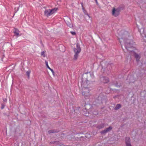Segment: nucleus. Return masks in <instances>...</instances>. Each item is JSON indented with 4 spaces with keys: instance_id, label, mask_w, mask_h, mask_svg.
Instances as JSON below:
<instances>
[{
    "instance_id": "f257e3e1",
    "label": "nucleus",
    "mask_w": 146,
    "mask_h": 146,
    "mask_svg": "<svg viewBox=\"0 0 146 146\" xmlns=\"http://www.w3.org/2000/svg\"><path fill=\"white\" fill-rule=\"evenodd\" d=\"M132 37L129 36V33L126 31H122L119 35L118 39L120 44H121L124 42L125 48L131 55L134 56L137 61L139 62L140 56L134 51L135 49L133 46L134 42L132 39Z\"/></svg>"
},
{
    "instance_id": "f03ea898",
    "label": "nucleus",
    "mask_w": 146,
    "mask_h": 146,
    "mask_svg": "<svg viewBox=\"0 0 146 146\" xmlns=\"http://www.w3.org/2000/svg\"><path fill=\"white\" fill-rule=\"evenodd\" d=\"M74 51L75 53L74 59L76 60L78 57V54L81 51V48L79 44L78 43L76 44V48H74Z\"/></svg>"
},
{
    "instance_id": "7ed1b4c3",
    "label": "nucleus",
    "mask_w": 146,
    "mask_h": 146,
    "mask_svg": "<svg viewBox=\"0 0 146 146\" xmlns=\"http://www.w3.org/2000/svg\"><path fill=\"white\" fill-rule=\"evenodd\" d=\"M57 9V8H55L52 9H46L44 12V15L47 17H48L55 13Z\"/></svg>"
},
{
    "instance_id": "20e7f679",
    "label": "nucleus",
    "mask_w": 146,
    "mask_h": 146,
    "mask_svg": "<svg viewBox=\"0 0 146 146\" xmlns=\"http://www.w3.org/2000/svg\"><path fill=\"white\" fill-rule=\"evenodd\" d=\"M90 90L88 88H84L82 89V94L84 96L85 98L87 99L90 96L89 93Z\"/></svg>"
},
{
    "instance_id": "39448f33",
    "label": "nucleus",
    "mask_w": 146,
    "mask_h": 146,
    "mask_svg": "<svg viewBox=\"0 0 146 146\" xmlns=\"http://www.w3.org/2000/svg\"><path fill=\"white\" fill-rule=\"evenodd\" d=\"M120 11V8H118L116 9L114 8L112 9L111 12L112 15L115 17H117L119 15Z\"/></svg>"
},
{
    "instance_id": "423d86ee",
    "label": "nucleus",
    "mask_w": 146,
    "mask_h": 146,
    "mask_svg": "<svg viewBox=\"0 0 146 146\" xmlns=\"http://www.w3.org/2000/svg\"><path fill=\"white\" fill-rule=\"evenodd\" d=\"M125 143L126 146H132L131 144L130 139L129 137H126Z\"/></svg>"
},
{
    "instance_id": "0eeeda50",
    "label": "nucleus",
    "mask_w": 146,
    "mask_h": 146,
    "mask_svg": "<svg viewBox=\"0 0 146 146\" xmlns=\"http://www.w3.org/2000/svg\"><path fill=\"white\" fill-rule=\"evenodd\" d=\"M112 129V127L111 126H110L109 127L106 128L104 130L101 132L102 134H104L107 133V132L109 131Z\"/></svg>"
},
{
    "instance_id": "6e6552de",
    "label": "nucleus",
    "mask_w": 146,
    "mask_h": 146,
    "mask_svg": "<svg viewBox=\"0 0 146 146\" xmlns=\"http://www.w3.org/2000/svg\"><path fill=\"white\" fill-rule=\"evenodd\" d=\"M102 79L103 80V82L104 83H107L109 82V79L108 78L106 77H104L102 78Z\"/></svg>"
},
{
    "instance_id": "1a4fd4ad",
    "label": "nucleus",
    "mask_w": 146,
    "mask_h": 146,
    "mask_svg": "<svg viewBox=\"0 0 146 146\" xmlns=\"http://www.w3.org/2000/svg\"><path fill=\"white\" fill-rule=\"evenodd\" d=\"M140 33L141 35L142 34H144L145 36H146V33H145V29L144 28H141L140 30Z\"/></svg>"
},
{
    "instance_id": "9d476101",
    "label": "nucleus",
    "mask_w": 146,
    "mask_h": 146,
    "mask_svg": "<svg viewBox=\"0 0 146 146\" xmlns=\"http://www.w3.org/2000/svg\"><path fill=\"white\" fill-rule=\"evenodd\" d=\"M13 33L15 34V35L17 36H18L19 34V30L16 29H15V30L14 31Z\"/></svg>"
},
{
    "instance_id": "9b49d317",
    "label": "nucleus",
    "mask_w": 146,
    "mask_h": 146,
    "mask_svg": "<svg viewBox=\"0 0 146 146\" xmlns=\"http://www.w3.org/2000/svg\"><path fill=\"white\" fill-rule=\"evenodd\" d=\"M121 107V104H117L115 108H114V110H117L119 109Z\"/></svg>"
},
{
    "instance_id": "f8f14e48",
    "label": "nucleus",
    "mask_w": 146,
    "mask_h": 146,
    "mask_svg": "<svg viewBox=\"0 0 146 146\" xmlns=\"http://www.w3.org/2000/svg\"><path fill=\"white\" fill-rule=\"evenodd\" d=\"M104 123H101V124L98 125L97 126V127L99 129H100L104 127Z\"/></svg>"
},
{
    "instance_id": "ddd939ff",
    "label": "nucleus",
    "mask_w": 146,
    "mask_h": 146,
    "mask_svg": "<svg viewBox=\"0 0 146 146\" xmlns=\"http://www.w3.org/2000/svg\"><path fill=\"white\" fill-rule=\"evenodd\" d=\"M66 23L68 26L70 28H72L73 27L72 25L70 23L67 22Z\"/></svg>"
},
{
    "instance_id": "4468645a",
    "label": "nucleus",
    "mask_w": 146,
    "mask_h": 146,
    "mask_svg": "<svg viewBox=\"0 0 146 146\" xmlns=\"http://www.w3.org/2000/svg\"><path fill=\"white\" fill-rule=\"evenodd\" d=\"M56 132H57V131H56L54 130H51L48 131V133H53Z\"/></svg>"
},
{
    "instance_id": "2eb2a0df",
    "label": "nucleus",
    "mask_w": 146,
    "mask_h": 146,
    "mask_svg": "<svg viewBox=\"0 0 146 146\" xmlns=\"http://www.w3.org/2000/svg\"><path fill=\"white\" fill-rule=\"evenodd\" d=\"M82 9L83 10V12H84V13H85V14H86V15L88 16H89V15L87 13V12L86 11V10L85 9H84V7H83V8H82Z\"/></svg>"
},
{
    "instance_id": "dca6fc26",
    "label": "nucleus",
    "mask_w": 146,
    "mask_h": 146,
    "mask_svg": "<svg viewBox=\"0 0 146 146\" xmlns=\"http://www.w3.org/2000/svg\"><path fill=\"white\" fill-rule=\"evenodd\" d=\"M30 73V71H28L26 72L28 76V77H29Z\"/></svg>"
},
{
    "instance_id": "f3484780",
    "label": "nucleus",
    "mask_w": 146,
    "mask_h": 146,
    "mask_svg": "<svg viewBox=\"0 0 146 146\" xmlns=\"http://www.w3.org/2000/svg\"><path fill=\"white\" fill-rule=\"evenodd\" d=\"M41 55L42 56H43V57H44L45 56L44 54V51L42 52H41Z\"/></svg>"
},
{
    "instance_id": "a211bd4d",
    "label": "nucleus",
    "mask_w": 146,
    "mask_h": 146,
    "mask_svg": "<svg viewBox=\"0 0 146 146\" xmlns=\"http://www.w3.org/2000/svg\"><path fill=\"white\" fill-rule=\"evenodd\" d=\"M45 64H46V65L47 67V68L49 67V66L48 65V62L46 61H45Z\"/></svg>"
},
{
    "instance_id": "6ab92c4d",
    "label": "nucleus",
    "mask_w": 146,
    "mask_h": 146,
    "mask_svg": "<svg viewBox=\"0 0 146 146\" xmlns=\"http://www.w3.org/2000/svg\"><path fill=\"white\" fill-rule=\"evenodd\" d=\"M70 33L72 35H75L76 34V33L74 32L71 31L70 32Z\"/></svg>"
},
{
    "instance_id": "aec40b11",
    "label": "nucleus",
    "mask_w": 146,
    "mask_h": 146,
    "mask_svg": "<svg viewBox=\"0 0 146 146\" xmlns=\"http://www.w3.org/2000/svg\"><path fill=\"white\" fill-rule=\"evenodd\" d=\"M51 71L52 74H53V75H54V71H53V69H52L51 70Z\"/></svg>"
},
{
    "instance_id": "412c9836",
    "label": "nucleus",
    "mask_w": 146,
    "mask_h": 146,
    "mask_svg": "<svg viewBox=\"0 0 146 146\" xmlns=\"http://www.w3.org/2000/svg\"><path fill=\"white\" fill-rule=\"evenodd\" d=\"M1 106H1V109H3L4 107V106L3 104H2L1 105Z\"/></svg>"
},
{
    "instance_id": "4be33fe9",
    "label": "nucleus",
    "mask_w": 146,
    "mask_h": 146,
    "mask_svg": "<svg viewBox=\"0 0 146 146\" xmlns=\"http://www.w3.org/2000/svg\"><path fill=\"white\" fill-rule=\"evenodd\" d=\"M94 0L95 1H96V4H98V2L97 0Z\"/></svg>"
},
{
    "instance_id": "5701e85b",
    "label": "nucleus",
    "mask_w": 146,
    "mask_h": 146,
    "mask_svg": "<svg viewBox=\"0 0 146 146\" xmlns=\"http://www.w3.org/2000/svg\"><path fill=\"white\" fill-rule=\"evenodd\" d=\"M81 5H82V7L83 8V7H84L83 6V3H81Z\"/></svg>"
},
{
    "instance_id": "b1692460",
    "label": "nucleus",
    "mask_w": 146,
    "mask_h": 146,
    "mask_svg": "<svg viewBox=\"0 0 146 146\" xmlns=\"http://www.w3.org/2000/svg\"><path fill=\"white\" fill-rule=\"evenodd\" d=\"M48 69H49L50 70H51L52 69L49 67L47 68Z\"/></svg>"
},
{
    "instance_id": "393cba45",
    "label": "nucleus",
    "mask_w": 146,
    "mask_h": 146,
    "mask_svg": "<svg viewBox=\"0 0 146 146\" xmlns=\"http://www.w3.org/2000/svg\"><path fill=\"white\" fill-rule=\"evenodd\" d=\"M94 114L96 115V114H98V112H97V113H96H96H94Z\"/></svg>"
},
{
    "instance_id": "a878e982",
    "label": "nucleus",
    "mask_w": 146,
    "mask_h": 146,
    "mask_svg": "<svg viewBox=\"0 0 146 146\" xmlns=\"http://www.w3.org/2000/svg\"><path fill=\"white\" fill-rule=\"evenodd\" d=\"M4 101L5 102L6 101V100L5 99V100H4Z\"/></svg>"
},
{
    "instance_id": "bb28decb",
    "label": "nucleus",
    "mask_w": 146,
    "mask_h": 146,
    "mask_svg": "<svg viewBox=\"0 0 146 146\" xmlns=\"http://www.w3.org/2000/svg\"><path fill=\"white\" fill-rule=\"evenodd\" d=\"M62 46V47H63L64 48V46Z\"/></svg>"
},
{
    "instance_id": "cd10ccee",
    "label": "nucleus",
    "mask_w": 146,
    "mask_h": 146,
    "mask_svg": "<svg viewBox=\"0 0 146 146\" xmlns=\"http://www.w3.org/2000/svg\"><path fill=\"white\" fill-rule=\"evenodd\" d=\"M86 115V116H87L88 115H87V114H86V115Z\"/></svg>"
},
{
    "instance_id": "c85d7f7f",
    "label": "nucleus",
    "mask_w": 146,
    "mask_h": 146,
    "mask_svg": "<svg viewBox=\"0 0 146 146\" xmlns=\"http://www.w3.org/2000/svg\"><path fill=\"white\" fill-rule=\"evenodd\" d=\"M19 9V8H18V9Z\"/></svg>"
}]
</instances>
